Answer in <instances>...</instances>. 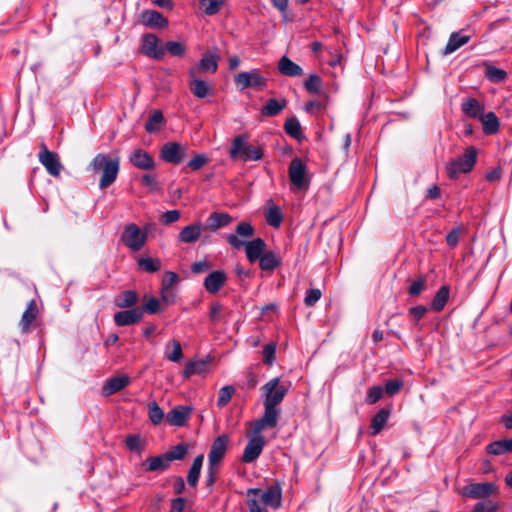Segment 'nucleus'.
<instances>
[{
  "label": "nucleus",
  "mask_w": 512,
  "mask_h": 512,
  "mask_svg": "<svg viewBox=\"0 0 512 512\" xmlns=\"http://www.w3.org/2000/svg\"><path fill=\"white\" fill-rule=\"evenodd\" d=\"M264 414L252 423L253 432L260 433L267 428H274L278 424L280 409L277 406L283 401L288 392V385L281 383L278 377L272 378L263 387Z\"/></svg>",
  "instance_id": "obj_1"
},
{
  "label": "nucleus",
  "mask_w": 512,
  "mask_h": 512,
  "mask_svg": "<svg viewBox=\"0 0 512 512\" xmlns=\"http://www.w3.org/2000/svg\"><path fill=\"white\" fill-rule=\"evenodd\" d=\"M255 230L248 222H241L236 226V233L226 236V241L234 249L245 247V253L248 261L253 263L259 260L266 252V243L261 238H256L252 241H246L253 237Z\"/></svg>",
  "instance_id": "obj_2"
},
{
  "label": "nucleus",
  "mask_w": 512,
  "mask_h": 512,
  "mask_svg": "<svg viewBox=\"0 0 512 512\" xmlns=\"http://www.w3.org/2000/svg\"><path fill=\"white\" fill-rule=\"evenodd\" d=\"M120 160L118 157H110L107 154H97L90 163V167L94 172H101L102 176L99 181L100 189L111 186L118 175Z\"/></svg>",
  "instance_id": "obj_3"
},
{
  "label": "nucleus",
  "mask_w": 512,
  "mask_h": 512,
  "mask_svg": "<svg viewBox=\"0 0 512 512\" xmlns=\"http://www.w3.org/2000/svg\"><path fill=\"white\" fill-rule=\"evenodd\" d=\"M229 155L232 160L259 161L263 157V148L249 144L248 136L241 134L233 139Z\"/></svg>",
  "instance_id": "obj_4"
},
{
  "label": "nucleus",
  "mask_w": 512,
  "mask_h": 512,
  "mask_svg": "<svg viewBox=\"0 0 512 512\" xmlns=\"http://www.w3.org/2000/svg\"><path fill=\"white\" fill-rule=\"evenodd\" d=\"M477 162V149L469 146L464 154L446 164L447 175L450 179H456L460 174L469 173Z\"/></svg>",
  "instance_id": "obj_5"
},
{
  "label": "nucleus",
  "mask_w": 512,
  "mask_h": 512,
  "mask_svg": "<svg viewBox=\"0 0 512 512\" xmlns=\"http://www.w3.org/2000/svg\"><path fill=\"white\" fill-rule=\"evenodd\" d=\"M234 82L240 91L248 88L263 90L268 84V79L262 75L259 69H251L238 73L234 77Z\"/></svg>",
  "instance_id": "obj_6"
},
{
  "label": "nucleus",
  "mask_w": 512,
  "mask_h": 512,
  "mask_svg": "<svg viewBox=\"0 0 512 512\" xmlns=\"http://www.w3.org/2000/svg\"><path fill=\"white\" fill-rule=\"evenodd\" d=\"M147 240V232L142 231L135 223H129L124 227L121 235L123 244L132 251L141 250Z\"/></svg>",
  "instance_id": "obj_7"
},
{
  "label": "nucleus",
  "mask_w": 512,
  "mask_h": 512,
  "mask_svg": "<svg viewBox=\"0 0 512 512\" xmlns=\"http://www.w3.org/2000/svg\"><path fill=\"white\" fill-rule=\"evenodd\" d=\"M498 491V486L492 482L469 483L463 487L461 495L471 499L487 500L491 495L497 494Z\"/></svg>",
  "instance_id": "obj_8"
},
{
  "label": "nucleus",
  "mask_w": 512,
  "mask_h": 512,
  "mask_svg": "<svg viewBox=\"0 0 512 512\" xmlns=\"http://www.w3.org/2000/svg\"><path fill=\"white\" fill-rule=\"evenodd\" d=\"M247 496H260V503L268 505L274 509L281 506L282 494L281 488L277 485L270 486L266 491L262 492L259 488H250L247 490Z\"/></svg>",
  "instance_id": "obj_9"
},
{
  "label": "nucleus",
  "mask_w": 512,
  "mask_h": 512,
  "mask_svg": "<svg viewBox=\"0 0 512 512\" xmlns=\"http://www.w3.org/2000/svg\"><path fill=\"white\" fill-rule=\"evenodd\" d=\"M187 156V146L178 142H167L160 150V157L167 163L180 164Z\"/></svg>",
  "instance_id": "obj_10"
},
{
  "label": "nucleus",
  "mask_w": 512,
  "mask_h": 512,
  "mask_svg": "<svg viewBox=\"0 0 512 512\" xmlns=\"http://www.w3.org/2000/svg\"><path fill=\"white\" fill-rule=\"evenodd\" d=\"M288 174L291 183L299 190L307 189L309 181L306 177V165L299 158H294L290 162Z\"/></svg>",
  "instance_id": "obj_11"
},
{
  "label": "nucleus",
  "mask_w": 512,
  "mask_h": 512,
  "mask_svg": "<svg viewBox=\"0 0 512 512\" xmlns=\"http://www.w3.org/2000/svg\"><path fill=\"white\" fill-rule=\"evenodd\" d=\"M38 158L51 176L58 177L60 175L63 166L57 153L48 150L47 147L42 144Z\"/></svg>",
  "instance_id": "obj_12"
},
{
  "label": "nucleus",
  "mask_w": 512,
  "mask_h": 512,
  "mask_svg": "<svg viewBox=\"0 0 512 512\" xmlns=\"http://www.w3.org/2000/svg\"><path fill=\"white\" fill-rule=\"evenodd\" d=\"M229 444V437L225 434L218 436L211 444L208 454V465L218 467L224 458Z\"/></svg>",
  "instance_id": "obj_13"
},
{
  "label": "nucleus",
  "mask_w": 512,
  "mask_h": 512,
  "mask_svg": "<svg viewBox=\"0 0 512 512\" xmlns=\"http://www.w3.org/2000/svg\"><path fill=\"white\" fill-rule=\"evenodd\" d=\"M254 436L249 438L248 443L244 449L242 455V462L244 463H252L254 462L262 453V450L265 446V439L259 433L254 432Z\"/></svg>",
  "instance_id": "obj_14"
},
{
  "label": "nucleus",
  "mask_w": 512,
  "mask_h": 512,
  "mask_svg": "<svg viewBox=\"0 0 512 512\" xmlns=\"http://www.w3.org/2000/svg\"><path fill=\"white\" fill-rule=\"evenodd\" d=\"M159 39L154 34H145L142 37V52L154 59L164 57V48L158 45Z\"/></svg>",
  "instance_id": "obj_15"
},
{
  "label": "nucleus",
  "mask_w": 512,
  "mask_h": 512,
  "mask_svg": "<svg viewBox=\"0 0 512 512\" xmlns=\"http://www.w3.org/2000/svg\"><path fill=\"white\" fill-rule=\"evenodd\" d=\"M143 318V309L131 308L114 314V322L117 326H128L138 323Z\"/></svg>",
  "instance_id": "obj_16"
},
{
  "label": "nucleus",
  "mask_w": 512,
  "mask_h": 512,
  "mask_svg": "<svg viewBox=\"0 0 512 512\" xmlns=\"http://www.w3.org/2000/svg\"><path fill=\"white\" fill-rule=\"evenodd\" d=\"M189 87L193 95L197 98H205L210 94V87L207 82L197 78L196 68L191 67L188 71Z\"/></svg>",
  "instance_id": "obj_17"
},
{
  "label": "nucleus",
  "mask_w": 512,
  "mask_h": 512,
  "mask_svg": "<svg viewBox=\"0 0 512 512\" xmlns=\"http://www.w3.org/2000/svg\"><path fill=\"white\" fill-rule=\"evenodd\" d=\"M129 160L136 168L141 170H153L155 168L153 157L142 149L134 150Z\"/></svg>",
  "instance_id": "obj_18"
},
{
  "label": "nucleus",
  "mask_w": 512,
  "mask_h": 512,
  "mask_svg": "<svg viewBox=\"0 0 512 512\" xmlns=\"http://www.w3.org/2000/svg\"><path fill=\"white\" fill-rule=\"evenodd\" d=\"M192 409L188 406H177L168 412L166 421L169 425L181 427L190 417Z\"/></svg>",
  "instance_id": "obj_19"
},
{
  "label": "nucleus",
  "mask_w": 512,
  "mask_h": 512,
  "mask_svg": "<svg viewBox=\"0 0 512 512\" xmlns=\"http://www.w3.org/2000/svg\"><path fill=\"white\" fill-rule=\"evenodd\" d=\"M227 280L226 273L222 270L211 272L204 280L205 289L211 293H217Z\"/></svg>",
  "instance_id": "obj_20"
},
{
  "label": "nucleus",
  "mask_w": 512,
  "mask_h": 512,
  "mask_svg": "<svg viewBox=\"0 0 512 512\" xmlns=\"http://www.w3.org/2000/svg\"><path fill=\"white\" fill-rule=\"evenodd\" d=\"M141 23L151 28H163L167 26L168 21L163 15L155 10H145L140 15Z\"/></svg>",
  "instance_id": "obj_21"
},
{
  "label": "nucleus",
  "mask_w": 512,
  "mask_h": 512,
  "mask_svg": "<svg viewBox=\"0 0 512 512\" xmlns=\"http://www.w3.org/2000/svg\"><path fill=\"white\" fill-rule=\"evenodd\" d=\"M130 383V378L127 375L112 377L108 379L102 387V394L109 396L124 389Z\"/></svg>",
  "instance_id": "obj_22"
},
{
  "label": "nucleus",
  "mask_w": 512,
  "mask_h": 512,
  "mask_svg": "<svg viewBox=\"0 0 512 512\" xmlns=\"http://www.w3.org/2000/svg\"><path fill=\"white\" fill-rule=\"evenodd\" d=\"M220 60V56L213 51H206L199 64L196 68V72H210L215 73L218 69V61Z\"/></svg>",
  "instance_id": "obj_23"
},
{
  "label": "nucleus",
  "mask_w": 512,
  "mask_h": 512,
  "mask_svg": "<svg viewBox=\"0 0 512 512\" xmlns=\"http://www.w3.org/2000/svg\"><path fill=\"white\" fill-rule=\"evenodd\" d=\"M170 465L171 462L165 453L155 457H149L142 464L144 470L148 472L165 471Z\"/></svg>",
  "instance_id": "obj_24"
},
{
  "label": "nucleus",
  "mask_w": 512,
  "mask_h": 512,
  "mask_svg": "<svg viewBox=\"0 0 512 512\" xmlns=\"http://www.w3.org/2000/svg\"><path fill=\"white\" fill-rule=\"evenodd\" d=\"M203 229L202 223L187 225L179 233L178 240L182 243H194L200 238Z\"/></svg>",
  "instance_id": "obj_25"
},
{
  "label": "nucleus",
  "mask_w": 512,
  "mask_h": 512,
  "mask_svg": "<svg viewBox=\"0 0 512 512\" xmlns=\"http://www.w3.org/2000/svg\"><path fill=\"white\" fill-rule=\"evenodd\" d=\"M278 71L280 74L289 77H298L303 74V69L287 56L280 58L278 62Z\"/></svg>",
  "instance_id": "obj_26"
},
{
  "label": "nucleus",
  "mask_w": 512,
  "mask_h": 512,
  "mask_svg": "<svg viewBox=\"0 0 512 512\" xmlns=\"http://www.w3.org/2000/svg\"><path fill=\"white\" fill-rule=\"evenodd\" d=\"M37 315H38L37 303L35 300H31L28 303V305L22 315L21 321H20V326L24 333H27L30 331L31 324L34 322Z\"/></svg>",
  "instance_id": "obj_27"
},
{
  "label": "nucleus",
  "mask_w": 512,
  "mask_h": 512,
  "mask_svg": "<svg viewBox=\"0 0 512 512\" xmlns=\"http://www.w3.org/2000/svg\"><path fill=\"white\" fill-rule=\"evenodd\" d=\"M462 112L471 118H478L484 112V106L475 98H466L461 104Z\"/></svg>",
  "instance_id": "obj_28"
},
{
  "label": "nucleus",
  "mask_w": 512,
  "mask_h": 512,
  "mask_svg": "<svg viewBox=\"0 0 512 512\" xmlns=\"http://www.w3.org/2000/svg\"><path fill=\"white\" fill-rule=\"evenodd\" d=\"M479 120L482 123L484 134L493 135L499 131L500 122L494 112L483 113Z\"/></svg>",
  "instance_id": "obj_29"
},
{
  "label": "nucleus",
  "mask_w": 512,
  "mask_h": 512,
  "mask_svg": "<svg viewBox=\"0 0 512 512\" xmlns=\"http://www.w3.org/2000/svg\"><path fill=\"white\" fill-rule=\"evenodd\" d=\"M232 222V217L228 213L213 212L207 219V228L213 232L219 228L228 226Z\"/></svg>",
  "instance_id": "obj_30"
},
{
  "label": "nucleus",
  "mask_w": 512,
  "mask_h": 512,
  "mask_svg": "<svg viewBox=\"0 0 512 512\" xmlns=\"http://www.w3.org/2000/svg\"><path fill=\"white\" fill-rule=\"evenodd\" d=\"M470 40V36L463 35L460 32H453L448 40L447 45L445 46L442 54L443 55H449L456 50H458L460 47L468 43Z\"/></svg>",
  "instance_id": "obj_31"
},
{
  "label": "nucleus",
  "mask_w": 512,
  "mask_h": 512,
  "mask_svg": "<svg viewBox=\"0 0 512 512\" xmlns=\"http://www.w3.org/2000/svg\"><path fill=\"white\" fill-rule=\"evenodd\" d=\"M164 356L171 362L178 363L183 359L181 343L172 339L165 345Z\"/></svg>",
  "instance_id": "obj_32"
},
{
  "label": "nucleus",
  "mask_w": 512,
  "mask_h": 512,
  "mask_svg": "<svg viewBox=\"0 0 512 512\" xmlns=\"http://www.w3.org/2000/svg\"><path fill=\"white\" fill-rule=\"evenodd\" d=\"M281 264L280 256L273 251H266L259 259V266L263 271H272Z\"/></svg>",
  "instance_id": "obj_33"
},
{
  "label": "nucleus",
  "mask_w": 512,
  "mask_h": 512,
  "mask_svg": "<svg viewBox=\"0 0 512 512\" xmlns=\"http://www.w3.org/2000/svg\"><path fill=\"white\" fill-rule=\"evenodd\" d=\"M287 105L285 99H269L266 104L261 108V114L266 117L278 115Z\"/></svg>",
  "instance_id": "obj_34"
},
{
  "label": "nucleus",
  "mask_w": 512,
  "mask_h": 512,
  "mask_svg": "<svg viewBox=\"0 0 512 512\" xmlns=\"http://www.w3.org/2000/svg\"><path fill=\"white\" fill-rule=\"evenodd\" d=\"M138 301V295L133 290H125L115 298V305L119 308H130Z\"/></svg>",
  "instance_id": "obj_35"
},
{
  "label": "nucleus",
  "mask_w": 512,
  "mask_h": 512,
  "mask_svg": "<svg viewBox=\"0 0 512 512\" xmlns=\"http://www.w3.org/2000/svg\"><path fill=\"white\" fill-rule=\"evenodd\" d=\"M204 461V455L200 454L195 457L193 460V463L189 469L188 475H187V482L191 487H195L198 483V479L200 476L201 468Z\"/></svg>",
  "instance_id": "obj_36"
},
{
  "label": "nucleus",
  "mask_w": 512,
  "mask_h": 512,
  "mask_svg": "<svg viewBox=\"0 0 512 512\" xmlns=\"http://www.w3.org/2000/svg\"><path fill=\"white\" fill-rule=\"evenodd\" d=\"M512 451V439L497 440L487 446V452L492 455H503Z\"/></svg>",
  "instance_id": "obj_37"
},
{
  "label": "nucleus",
  "mask_w": 512,
  "mask_h": 512,
  "mask_svg": "<svg viewBox=\"0 0 512 512\" xmlns=\"http://www.w3.org/2000/svg\"><path fill=\"white\" fill-rule=\"evenodd\" d=\"M389 418V411L381 409L371 420V435H377L386 424Z\"/></svg>",
  "instance_id": "obj_38"
},
{
  "label": "nucleus",
  "mask_w": 512,
  "mask_h": 512,
  "mask_svg": "<svg viewBox=\"0 0 512 512\" xmlns=\"http://www.w3.org/2000/svg\"><path fill=\"white\" fill-rule=\"evenodd\" d=\"M164 122V116L160 110H154L149 116L146 124L145 130L148 133H154L160 130L161 124Z\"/></svg>",
  "instance_id": "obj_39"
},
{
  "label": "nucleus",
  "mask_w": 512,
  "mask_h": 512,
  "mask_svg": "<svg viewBox=\"0 0 512 512\" xmlns=\"http://www.w3.org/2000/svg\"><path fill=\"white\" fill-rule=\"evenodd\" d=\"M137 263L142 270L149 273L157 272L161 268V261L158 258L141 257Z\"/></svg>",
  "instance_id": "obj_40"
},
{
  "label": "nucleus",
  "mask_w": 512,
  "mask_h": 512,
  "mask_svg": "<svg viewBox=\"0 0 512 512\" xmlns=\"http://www.w3.org/2000/svg\"><path fill=\"white\" fill-rule=\"evenodd\" d=\"M449 297V288L442 286L436 293L432 301V308L435 311H441L446 305Z\"/></svg>",
  "instance_id": "obj_41"
},
{
  "label": "nucleus",
  "mask_w": 512,
  "mask_h": 512,
  "mask_svg": "<svg viewBox=\"0 0 512 512\" xmlns=\"http://www.w3.org/2000/svg\"><path fill=\"white\" fill-rule=\"evenodd\" d=\"M285 132L294 139H300L302 136L301 125L296 117H290L284 124Z\"/></svg>",
  "instance_id": "obj_42"
},
{
  "label": "nucleus",
  "mask_w": 512,
  "mask_h": 512,
  "mask_svg": "<svg viewBox=\"0 0 512 512\" xmlns=\"http://www.w3.org/2000/svg\"><path fill=\"white\" fill-rule=\"evenodd\" d=\"M224 4V0H201L200 7L205 15L212 16L217 14Z\"/></svg>",
  "instance_id": "obj_43"
},
{
  "label": "nucleus",
  "mask_w": 512,
  "mask_h": 512,
  "mask_svg": "<svg viewBox=\"0 0 512 512\" xmlns=\"http://www.w3.org/2000/svg\"><path fill=\"white\" fill-rule=\"evenodd\" d=\"M189 446L186 443H180L172 447L169 451L165 452L169 461L172 463L175 460H182L188 453Z\"/></svg>",
  "instance_id": "obj_44"
},
{
  "label": "nucleus",
  "mask_w": 512,
  "mask_h": 512,
  "mask_svg": "<svg viewBox=\"0 0 512 512\" xmlns=\"http://www.w3.org/2000/svg\"><path fill=\"white\" fill-rule=\"evenodd\" d=\"M485 76L492 82H502L506 79L507 73L505 70L497 68L493 65H486Z\"/></svg>",
  "instance_id": "obj_45"
},
{
  "label": "nucleus",
  "mask_w": 512,
  "mask_h": 512,
  "mask_svg": "<svg viewBox=\"0 0 512 512\" xmlns=\"http://www.w3.org/2000/svg\"><path fill=\"white\" fill-rule=\"evenodd\" d=\"M206 369L205 361H189L183 371V376L188 378L194 374H201Z\"/></svg>",
  "instance_id": "obj_46"
},
{
  "label": "nucleus",
  "mask_w": 512,
  "mask_h": 512,
  "mask_svg": "<svg viewBox=\"0 0 512 512\" xmlns=\"http://www.w3.org/2000/svg\"><path fill=\"white\" fill-rule=\"evenodd\" d=\"M148 416L154 425L160 424L164 418L163 410L155 401L148 404Z\"/></svg>",
  "instance_id": "obj_47"
},
{
  "label": "nucleus",
  "mask_w": 512,
  "mask_h": 512,
  "mask_svg": "<svg viewBox=\"0 0 512 512\" xmlns=\"http://www.w3.org/2000/svg\"><path fill=\"white\" fill-rule=\"evenodd\" d=\"M283 215L278 207H271L266 214V222L272 227H279L282 223Z\"/></svg>",
  "instance_id": "obj_48"
},
{
  "label": "nucleus",
  "mask_w": 512,
  "mask_h": 512,
  "mask_svg": "<svg viewBox=\"0 0 512 512\" xmlns=\"http://www.w3.org/2000/svg\"><path fill=\"white\" fill-rule=\"evenodd\" d=\"M234 392H235V389L233 386L227 385V386L222 387L219 390L217 405L220 408H223L224 406H226L230 402Z\"/></svg>",
  "instance_id": "obj_49"
},
{
  "label": "nucleus",
  "mask_w": 512,
  "mask_h": 512,
  "mask_svg": "<svg viewBox=\"0 0 512 512\" xmlns=\"http://www.w3.org/2000/svg\"><path fill=\"white\" fill-rule=\"evenodd\" d=\"M321 86V78L316 74H311L304 82L305 89L310 93H319Z\"/></svg>",
  "instance_id": "obj_50"
},
{
  "label": "nucleus",
  "mask_w": 512,
  "mask_h": 512,
  "mask_svg": "<svg viewBox=\"0 0 512 512\" xmlns=\"http://www.w3.org/2000/svg\"><path fill=\"white\" fill-rule=\"evenodd\" d=\"M163 48L172 56H183L186 51L185 45L177 41H168Z\"/></svg>",
  "instance_id": "obj_51"
},
{
  "label": "nucleus",
  "mask_w": 512,
  "mask_h": 512,
  "mask_svg": "<svg viewBox=\"0 0 512 512\" xmlns=\"http://www.w3.org/2000/svg\"><path fill=\"white\" fill-rule=\"evenodd\" d=\"M208 161H209V158L206 155L197 154L187 163V167L191 171H197V170L201 169L205 164H207Z\"/></svg>",
  "instance_id": "obj_52"
},
{
  "label": "nucleus",
  "mask_w": 512,
  "mask_h": 512,
  "mask_svg": "<svg viewBox=\"0 0 512 512\" xmlns=\"http://www.w3.org/2000/svg\"><path fill=\"white\" fill-rule=\"evenodd\" d=\"M382 396L383 388L381 386H373L368 390L365 401L367 404H375Z\"/></svg>",
  "instance_id": "obj_53"
},
{
  "label": "nucleus",
  "mask_w": 512,
  "mask_h": 512,
  "mask_svg": "<svg viewBox=\"0 0 512 512\" xmlns=\"http://www.w3.org/2000/svg\"><path fill=\"white\" fill-rule=\"evenodd\" d=\"M403 385H404V383L401 379L388 380L385 384V392L388 395L393 396L401 390Z\"/></svg>",
  "instance_id": "obj_54"
},
{
  "label": "nucleus",
  "mask_w": 512,
  "mask_h": 512,
  "mask_svg": "<svg viewBox=\"0 0 512 512\" xmlns=\"http://www.w3.org/2000/svg\"><path fill=\"white\" fill-rule=\"evenodd\" d=\"M321 295V291L317 288L308 290L304 298L305 305L308 307L314 306L321 298Z\"/></svg>",
  "instance_id": "obj_55"
},
{
  "label": "nucleus",
  "mask_w": 512,
  "mask_h": 512,
  "mask_svg": "<svg viewBox=\"0 0 512 512\" xmlns=\"http://www.w3.org/2000/svg\"><path fill=\"white\" fill-rule=\"evenodd\" d=\"M276 344L268 343L263 349V361L266 364L271 365L275 360Z\"/></svg>",
  "instance_id": "obj_56"
},
{
  "label": "nucleus",
  "mask_w": 512,
  "mask_h": 512,
  "mask_svg": "<svg viewBox=\"0 0 512 512\" xmlns=\"http://www.w3.org/2000/svg\"><path fill=\"white\" fill-rule=\"evenodd\" d=\"M425 285H426V279L423 276H421L420 278H418L416 281H414L410 285V287L408 289V293L411 296H418L424 290Z\"/></svg>",
  "instance_id": "obj_57"
},
{
  "label": "nucleus",
  "mask_w": 512,
  "mask_h": 512,
  "mask_svg": "<svg viewBox=\"0 0 512 512\" xmlns=\"http://www.w3.org/2000/svg\"><path fill=\"white\" fill-rule=\"evenodd\" d=\"M176 293L174 288L161 287V300L166 304H172L175 302Z\"/></svg>",
  "instance_id": "obj_58"
},
{
  "label": "nucleus",
  "mask_w": 512,
  "mask_h": 512,
  "mask_svg": "<svg viewBox=\"0 0 512 512\" xmlns=\"http://www.w3.org/2000/svg\"><path fill=\"white\" fill-rule=\"evenodd\" d=\"M178 281V275L175 272L168 271L164 274L161 287L173 288V285Z\"/></svg>",
  "instance_id": "obj_59"
},
{
  "label": "nucleus",
  "mask_w": 512,
  "mask_h": 512,
  "mask_svg": "<svg viewBox=\"0 0 512 512\" xmlns=\"http://www.w3.org/2000/svg\"><path fill=\"white\" fill-rule=\"evenodd\" d=\"M142 309H143V312L146 311L149 314L157 313L159 310V300L156 297L148 298L144 305V308H142Z\"/></svg>",
  "instance_id": "obj_60"
},
{
  "label": "nucleus",
  "mask_w": 512,
  "mask_h": 512,
  "mask_svg": "<svg viewBox=\"0 0 512 512\" xmlns=\"http://www.w3.org/2000/svg\"><path fill=\"white\" fill-rule=\"evenodd\" d=\"M180 218V212L178 210H169L161 216V221L164 224H171L178 221Z\"/></svg>",
  "instance_id": "obj_61"
},
{
  "label": "nucleus",
  "mask_w": 512,
  "mask_h": 512,
  "mask_svg": "<svg viewBox=\"0 0 512 512\" xmlns=\"http://www.w3.org/2000/svg\"><path fill=\"white\" fill-rule=\"evenodd\" d=\"M460 240V229H452L446 236V242L450 247H456Z\"/></svg>",
  "instance_id": "obj_62"
},
{
  "label": "nucleus",
  "mask_w": 512,
  "mask_h": 512,
  "mask_svg": "<svg viewBox=\"0 0 512 512\" xmlns=\"http://www.w3.org/2000/svg\"><path fill=\"white\" fill-rule=\"evenodd\" d=\"M125 443L130 450L137 451L141 447V438L139 435H129Z\"/></svg>",
  "instance_id": "obj_63"
},
{
  "label": "nucleus",
  "mask_w": 512,
  "mask_h": 512,
  "mask_svg": "<svg viewBox=\"0 0 512 512\" xmlns=\"http://www.w3.org/2000/svg\"><path fill=\"white\" fill-rule=\"evenodd\" d=\"M247 505L250 512H268L265 507H262L260 501L257 498H249Z\"/></svg>",
  "instance_id": "obj_64"
}]
</instances>
